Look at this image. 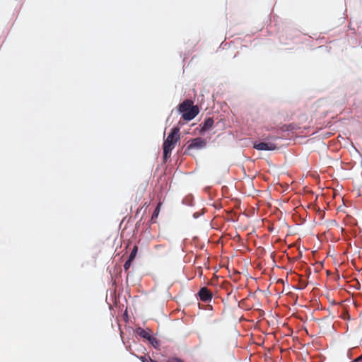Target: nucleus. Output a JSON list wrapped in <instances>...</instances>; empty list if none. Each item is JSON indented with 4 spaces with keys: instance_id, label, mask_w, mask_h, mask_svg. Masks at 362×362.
<instances>
[{
    "instance_id": "obj_6",
    "label": "nucleus",
    "mask_w": 362,
    "mask_h": 362,
    "mask_svg": "<svg viewBox=\"0 0 362 362\" xmlns=\"http://www.w3.org/2000/svg\"><path fill=\"white\" fill-rule=\"evenodd\" d=\"M136 332L139 336L144 339L147 340H155V337L151 336L149 329L146 330L141 327H139L136 329Z\"/></svg>"
},
{
    "instance_id": "obj_4",
    "label": "nucleus",
    "mask_w": 362,
    "mask_h": 362,
    "mask_svg": "<svg viewBox=\"0 0 362 362\" xmlns=\"http://www.w3.org/2000/svg\"><path fill=\"white\" fill-rule=\"evenodd\" d=\"M253 148L259 151H273L276 148V146L272 142H259L254 143Z\"/></svg>"
},
{
    "instance_id": "obj_1",
    "label": "nucleus",
    "mask_w": 362,
    "mask_h": 362,
    "mask_svg": "<svg viewBox=\"0 0 362 362\" xmlns=\"http://www.w3.org/2000/svg\"><path fill=\"white\" fill-rule=\"evenodd\" d=\"M177 111L182 114V117L185 121L193 119L199 112V107L194 105V102L191 100H185L177 107Z\"/></svg>"
},
{
    "instance_id": "obj_10",
    "label": "nucleus",
    "mask_w": 362,
    "mask_h": 362,
    "mask_svg": "<svg viewBox=\"0 0 362 362\" xmlns=\"http://www.w3.org/2000/svg\"><path fill=\"white\" fill-rule=\"evenodd\" d=\"M132 260H130V259H127V262L124 263V270L127 272L131 267V264H132Z\"/></svg>"
},
{
    "instance_id": "obj_9",
    "label": "nucleus",
    "mask_w": 362,
    "mask_h": 362,
    "mask_svg": "<svg viewBox=\"0 0 362 362\" xmlns=\"http://www.w3.org/2000/svg\"><path fill=\"white\" fill-rule=\"evenodd\" d=\"M137 251H138V247L136 245H135L133 247V250H132L128 259L133 261L136 256Z\"/></svg>"
},
{
    "instance_id": "obj_2",
    "label": "nucleus",
    "mask_w": 362,
    "mask_h": 362,
    "mask_svg": "<svg viewBox=\"0 0 362 362\" xmlns=\"http://www.w3.org/2000/svg\"><path fill=\"white\" fill-rule=\"evenodd\" d=\"M179 132V128H173L171 132L163 142V158L165 160L170 156L171 152L175 148L176 143L180 140Z\"/></svg>"
},
{
    "instance_id": "obj_12",
    "label": "nucleus",
    "mask_w": 362,
    "mask_h": 362,
    "mask_svg": "<svg viewBox=\"0 0 362 362\" xmlns=\"http://www.w3.org/2000/svg\"><path fill=\"white\" fill-rule=\"evenodd\" d=\"M300 289H303V288H305L307 286V283L305 281H301L300 282Z\"/></svg>"
},
{
    "instance_id": "obj_8",
    "label": "nucleus",
    "mask_w": 362,
    "mask_h": 362,
    "mask_svg": "<svg viewBox=\"0 0 362 362\" xmlns=\"http://www.w3.org/2000/svg\"><path fill=\"white\" fill-rule=\"evenodd\" d=\"M160 204H158L151 216V221H154V220H156L158 218L159 212H160Z\"/></svg>"
},
{
    "instance_id": "obj_3",
    "label": "nucleus",
    "mask_w": 362,
    "mask_h": 362,
    "mask_svg": "<svg viewBox=\"0 0 362 362\" xmlns=\"http://www.w3.org/2000/svg\"><path fill=\"white\" fill-rule=\"evenodd\" d=\"M187 151H190L192 149H202L204 148L206 145V141L204 139L201 137H197L193 139H191L188 141Z\"/></svg>"
},
{
    "instance_id": "obj_7",
    "label": "nucleus",
    "mask_w": 362,
    "mask_h": 362,
    "mask_svg": "<svg viewBox=\"0 0 362 362\" xmlns=\"http://www.w3.org/2000/svg\"><path fill=\"white\" fill-rule=\"evenodd\" d=\"M214 119L211 117L206 118L203 123L200 124L201 132H206L209 130L214 125Z\"/></svg>"
},
{
    "instance_id": "obj_5",
    "label": "nucleus",
    "mask_w": 362,
    "mask_h": 362,
    "mask_svg": "<svg viewBox=\"0 0 362 362\" xmlns=\"http://www.w3.org/2000/svg\"><path fill=\"white\" fill-rule=\"evenodd\" d=\"M199 296L201 300L209 302L212 299V293L206 287H203L199 291Z\"/></svg>"
},
{
    "instance_id": "obj_11",
    "label": "nucleus",
    "mask_w": 362,
    "mask_h": 362,
    "mask_svg": "<svg viewBox=\"0 0 362 362\" xmlns=\"http://www.w3.org/2000/svg\"><path fill=\"white\" fill-rule=\"evenodd\" d=\"M141 360L142 362H157L156 361L152 360L149 356H141Z\"/></svg>"
},
{
    "instance_id": "obj_13",
    "label": "nucleus",
    "mask_w": 362,
    "mask_h": 362,
    "mask_svg": "<svg viewBox=\"0 0 362 362\" xmlns=\"http://www.w3.org/2000/svg\"><path fill=\"white\" fill-rule=\"evenodd\" d=\"M148 341L154 347H156L158 345V341H157L156 338H155V340H148Z\"/></svg>"
}]
</instances>
